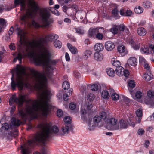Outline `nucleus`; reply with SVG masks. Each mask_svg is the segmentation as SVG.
Segmentation results:
<instances>
[{
	"label": "nucleus",
	"instance_id": "nucleus-29",
	"mask_svg": "<svg viewBox=\"0 0 154 154\" xmlns=\"http://www.w3.org/2000/svg\"><path fill=\"white\" fill-rule=\"evenodd\" d=\"M106 72L107 74L111 77H113L115 74L114 70L112 68L106 69Z\"/></svg>",
	"mask_w": 154,
	"mask_h": 154
},
{
	"label": "nucleus",
	"instance_id": "nucleus-50",
	"mask_svg": "<svg viewBox=\"0 0 154 154\" xmlns=\"http://www.w3.org/2000/svg\"><path fill=\"white\" fill-rule=\"evenodd\" d=\"M142 96V94L140 91H138L135 94V97L137 98H140Z\"/></svg>",
	"mask_w": 154,
	"mask_h": 154
},
{
	"label": "nucleus",
	"instance_id": "nucleus-61",
	"mask_svg": "<svg viewBox=\"0 0 154 154\" xmlns=\"http://www.w3.org/2000/svg\"><path fill=\"white\" fill-rule=\"evenodd\" d=\"M143 5L145 8H149L150 6L149 2L146 1L144 2L143 3Z\"/></svg>",
	"mask_w": 154,
	"mask_h": 154
},
{
	"label": "nucleus",
	"instance_id": "nucleus-48",
	"mask_svg": "<svg viewBox=\"0 0 154 154\" xmlns=\"http://www.w3.org/2000/svg\"><path fill=\"white\" fill-rule=\"evenodd\" d=\"M91 88L92 91H97L98 88V86L97 84H93L91 86Z\"/></svg>",
	"mask_w": 154,
	"mask_h": 154
},
{
	"label": "nucleus",
	"instance_id": "nucleus-62",
	"mask_svg": "<svg viewBox=\"0 0 154 154\" xmlns=\"http://www.w3.org/2000/svg\"><path fill=\"white\" fill-rule=\"evenodd\" d=\"M126 9H122L120 11V14L122 16H125Z\"/></svg>",
	"mask_w": 154,
	"mask_h": 154
},
{
	"label": "nucleus",
	"instance_id": "nucleus-23",
	"mask_svg": "<svg viewBox=\"0 0 154 154\" xmlns=\"http://www.w3.org/2000/svg\"><path fill=\"white\" fill-rule=\"evenodd\" d=\"M94 49L95 50L99 52L103 50L104 49V46L101 43H97L95 45Z\"/></svg>",
	"mask_w": 154,
	"mask_h": 154
},
{
	"label": "nucleus",
	"instance_id": "nucleus-44",
	"mask_svg": "<svg viewBox=\"0 0 154 154\" xmlns=\"http://www.w3.org/2000/svg\"><path fill=\"white\" fill-rule=\"evenodd\" d=\"M95 98L94 95L93 94L90 93L87 96V99H88L90 101H93Z\"/></svg>",
	"mask_w": 154,
	"mask_h": 154
},
{
	"label": "nucleus",
	"instance_id": "nucleus-45",
	"mask_svg": "<svg viewBox=\"0 0 154 154\" xmlns=\"http://www.w3.org/2000/svg\"><path fill=\"white\" fill-rule=\"evenodd\" d=\"M96 38L99 40H102L103 37V35L98 32L96 35Z\"/></svg>",
	"mask_w": 154,
	"mask_h": 154
},
{
	"label": "nucleus",
	"instance_id": "nucleus-14",
	"mask_svg": "<svg viewBox=\"0 0 154 154\" xmlns=\"http://www.w3.org/2000/svg\"><path fill=\"white\" fill-rule=\"evenodd\" d=\"M15 30L17 32V35L20 36L19 42L21 45L23 44L25 42L26 33L23 29L17 27Z\"/></svg>",
	"mask_w": 154,
	"mask_h": 154
},
{
	"label": "nucleus",
	"instance_id": "nucleus-17",
	"mask_svg": "<svg viewBox=\"0 0 154 154\" xmlns=\"http://www.w3.org/2000/svg\"><path fill=\"white\" fill-rule=\"evenodd\" d=\"M120 128L122 129L127 128L128 126H132L133 127L135 126V124L134 122H131L130 119L129 121L121 119L120 121Z\"/></svg>",
	"mask_w": 154,
	"mask_h": 154
},
{
	"label": "nucleus",
	"instance_id": "nucleus-41",
	"mask_svg": "<svg viewBox=\"0 0 154 154\" xmlns=\"http://www.w3.org/2000/svg\"><path fill=\"white\" fill-rule=\"evenodd\" d=\"M19 114L22 119H26V115L25 112L22 110L19 111Z\"/></svg>",
	"mask_w": 154,
	"mask_h": 154
},
{
	"label": "nucleus",
	"instance_id": "nucleus-9",
	"mask_svg": "<svg viewBox=\"0 0 154 154\" xmlns=\"http://www.w3.org/2000/svg\"><path fill=\"white\" fill-rule=\"evenodd\" d=\"M9 102L10 105L13 103H16L19 106H21L24 102H26V96L24 95H21L18 98L13 96L9 98Z\"/></svg>",
	"mask_w": 154,
	"mask_h": 154
},
{
	"label": "nucleus",
	"instance_id": "nucleus-43",
	"mask_svg": "<svg viewBox=\"0 0 154 154\" xmlns=\"http://www.w3.org/2000/svg\"><path fill=\"white\" fill-rule=\"evenodd\" d=\"M109 31L115 35L118 33V29L117 27H114L110 29Z\"/></svg>",
	"mask_w": 154,
	"mask_h": 154
},
{
	"label": "nucleus",
	"instance_id": "nucleus-38",
	"mask_svg": "<svg viewBox=\"0 0 154 154\" xmlns=\"http://www.w3.org/2000/svg\"><path fill=\"white\" fill-rule=\"evenodd\" d=\"M42 152L41 154H48L50 153V152H49L47 149H45L44 147L42 148ZM33 154H41L38 152H34Z\"/></svg>",
	"mask_w": 154,
	"mask_h": 154
},
{
	"label": "nucleus",
	"instance_id": "nucleus-7",
	"mask_svg": "<svg viewBox=\"0 0 154 154\" xmlns=\"http://www.w3.org/2000/svg\"><path fill=\"white\" fill-rule=\"evenodd\" d=\"M59 38V36L57 34L53 33H51L45 36V39L41 38V40L42 42H40L39 41L37 44L38 46L41 48L44 46L43 44H47L49 42H52L56 39H57Z\"/></svg>",
	"mask_w": 154,
	"mask_h": 154
},
{
	"label": "nucleus",
	"instance_id": "nucleus-22",
	"mask_svg": "<svg viewBox=\"0 0 154 154\" xmlns=\"http://www.w3.org/2000/svg\"><path fill=\"white\" fill-rule=\"evenodd\" d=\"M137 117H138L137 122L139 123H140L141 120L142 116V110L141 109H139L137 110L135 112Z\"/></svg>",
	"mask_w": 154,
	"mask_h": 154
},
{
	"label": "nucleus",
	"instance_id": "nucleus-36",
	"mask_svg": "<svg viewBox=\"0 0 154 154\" xmlns=\"http://www.w3.org/2000/svg\"><path fill=\"white\" fill-rule=\"evenodd\" d=\"M48 10H50L51 12L57 16H58L60 14V13L58 10L57 9H55L54 8L50 7L48 8Z\"/></svg>",
	"mask_w": 154,
	"mask_h": 154
},
{
	"label": "nucleus",
	"instance_id": "nucleus-13",
	"mask_svg": "<svg viewBox=\"0 0 154 154\" xmlns=\"http://www.w3.org/2000/svg\"><path fill=\"white\" fill-rule=\"evenodd\" d=\"M27 102L31 103L32 105L28 106L26 109L27 112L29 114L32 116L34 115L35 112L37 111L38 107L34 103V101L31 99H29Z\"/></svg>",
	"mask_w": 154,
	"mask_h": 154
},
{
	"label": "nucleus",
	"instance_id": "nucleus-59",
	"mask_svg": "<svg viewBox=\"0 0 154 154\" xmlns=\"http://www.w3.org/2000/svg\"><path fill=\"white\" fill-rule=\"evenodd\" d=\"M70 50L71 52L73 54H76L78 52L77 49L74 47H73L72 48H71Z\"/></svg>",
	"mask_w": 154,
	"mask_h": 154
},
{
	"label": "nucleus",
	"instance_id": "nucleus-27",
	"mask_svg": "<svg viewBox=\"0 0 154 154\" xmlns=\"http://www.w3.org/2000/svg\"><path fill=\"white\" fill-rule=\"evenodd\" d=\"M98 32V31L97 28L90 29L88 31L89 35L90 36L94 37L96 35Z\"/></svg>",
	"mask_w": 154,
	"mask_h": 154
},
{
	"label": "nucleus",
	"instance_id": "nucleus-16",
	"mask_svg": "<svg viewBox=\"0 0 154 154\" xmlns=\"http://www.w3.org/2000/svg\"><path fill=\"white\" fill-rule=\"evenodd\" d=\"M81 118L84 121L88 120L89 124L91 125L92 118L90 114L88 113L85 109H82L81 110Z\"/></svg>",
	"mask_w": 154,
	"mask_h": 154
},
{
	"label": "nucleus",
	"instance_id": "nucleus-8",
	"mask_svg": "<svg viewBox=\"0 0 154 154\" xmlns=\"http://www.w3.org/2000/svg\"><path fill=\"white\" fill-rule=\"evenodd\" d=\"M21 123V122L19 119L15 117H12L10 126L8 123H5L2 124V128L3 129L7 131L10 127L12 129L14 126L15 128L19 127Z\"/></svg>",
	"mask_w": 154,
	"mask_h": 154
},
{
	"label": "nucleus",
	"instance_id": "nucleus-49",
	"mask_svg": "<svg viewBox=\"0 0 154 154\" xmlns=\"http://www.w3.org/2000/svg\"><path fill=\"white\" fill-rule=\"evenodd\" d=\"M87 109L88 110H90L93 107V105L91 103V102H88L86 103Z\"/></svg>",
	"mask_w": 154,
	"mask_h": 154
},
{
	"label": "nucleus",
	"instance_id": "nucleus-15",
	"mask_svg": "<svg viewBox=\"0 0 154 154\" xmlns=\"http://www.w3.org/2000/svg\"><path fill=\"white\" fill-rule=\"evenodd\" d=\"M147 96L149 98L145 99L144 102L145 104L149 105L152 108L154 107V99L151 98L154 96V92L151 91H149L147 92Z\"/></svg>",
	"mask_w": 154,
	"mask_h": 154
},
{
	"label": "nucleus",
	"instance_id": "nucleus-21",
	"mask_svg": "<svg viewBox=\"0 0 154 154\" xmlns=\"http://www.w3.org/2000/svg\"><path fill=\"white\" fill-rule=\"evenodd\" d=\"M128 62L129 64L133 66H135L137 63V60L134 57H130L128 59Z\"/></svg>",
	"mask_w": 154,
	"mask_h": 154
},
{
	"label": "nucleus",
	"instance_id": "nucleus-6",
	"mask_svg": "<svg viewBox=\"0 0 154 154\" xmlns=\"http://www.w3.org/2000/svg\"><path fill=\"white\" fill-rule=\"evenodd\" d=\"M51 92L49 90H46L43 94V96L40 100L41 103V108L42 114L46 118L51 112V109L52 106L48 103L49 100L50 98Z\"/></svg>",
	"mask_w": 154,
	"mask_h": 154
},
{
	"label": "nucleus",
	"instance_id": "nucleus-18",
	"mask_svg": "<svg viewBox=\"0 0 154 154\" xmlns=\"http://www.w3.org/2000/svg\"><path fill=\"white\" fill-rule=\"evenodd\" d=\"M34 17V15L32 11H27L26 14H23L20 17L21 20L24 22H26L27 18H33Z\"/></svg>",
	"mask_w": 154,
	"mask_h": 154
},
{
	"label": "nucleus",
	"instance_id": "nucleus-64",
	"mask_svg": "<svg viewBox=\"0 0 154 154\" xmlns=\"http://www.w3.org/2000/svg\"><path fill=\"white\" fill-rule=\"evenodd\" d=\"M145 131L142 129H139L137 131V133L139 135H142L144 133Z\"/></svg>",
	"mask_w": 154,
	"mask_h": 154
},
{
	"label": "nucleus",
	"instance_id": "nucleus-25",
	"mask_svg": "<svg viewBox=\"0 0 154 154\" xmlns=\"http://www.w3.org/2000/svg\"><path fill=\"white\" fill-rule=\"evenodd\" d=\"M146 32V31L145 29L142 27L138 28L137 30L138 34L141 36H143L145 35Z\"/></svg>",
	"mask_w": 154,
	"mask_h": 154
},
{
	"label": "nucleus",
	"instance_id": "nucleus-12",
	"mask_svg": "<svg viewBox=\"0 0 154 154\" xmlns=\"http://www.w3.org/2000/svg\"><path fill=\"white\" fill-rule=\"evenodd\" d=\"M66 125L62 128V131L63 133H68L69 130H72V125L70 124L71 119L69 116H66L63 119Z\"/></svg>",
	"mask_w": 154,
	"mask_h": 154
},
{
	"label": "nucleus",
	"instance_id": "nucleus-31",
	"mask_svg": "<svg viewBox=\"0 0 154 154\" xmlns=\"http://www.w3.org/2000/svg\"><path fill=\"white\" fill-rule=\"evenodd\" d=\"M42 21V22L43 24V25H40L38 23L36 22L35 21L33 20L32 21V24L33 26L36 27V28H40L41 27H47L48 26H45V24L43 23L42 21Z\"/></svg>",
	"mask_w": 154,
	"mask_h": 154
},
{
	"label": "nucleus",
	"instance_id": "nucleus-39",
	"mask_svg": "<svg viewBox=\"0 0 154 154\" xmlns=\"http://www.w3.org/2000/svg\"><path fill=\"white\" fill-rule=\"evenodd\" d=\"M117 50L120 53H123L125 51V47L123 45H119L117 48Z\"/></svg>",
	"mask_w": 154,
	"mask_h": 154
},
{
	"label": "nucleus",
	"instance_id": "nucleus-60",
	"mask_svg": "<svg viewBox=\"0 0 154 154\" xmlns=\"http://www.w3.org/2000/svg\"><path fill=\"white\" fill-rule=\"evenodd\" d=\"M73 75L75 77L77 78H79L81 76L80 73L77 71L73 72Z\"/></svg>",
	"mask_w": 154,
	"mask_h": 154
},
{
	"label": "nucleus",
	"instance_id": "nucleus-19",
	"mask_svg": "<svg viewBox=\"0 0 154 154\" xmlns=\"http://www.w3.org/2000/svg\"><path fill=\"white\" fill-rule=\"evenodd\" d=\"M115 45L114 44L112 41H106L105 44V47L106 49L108 51L112 50L114 48Z\"/></svg>",
	"mask_w": 154,
	"mask_h": 154
},
{
	"label": "nucleus",
	"instance_id": "nucleus-47",
	"mask_svg": "<svg viewBox=\"0 0 154 154\" xmlns=\"http://www.w3.org/2000/svg\"><path fill=\"white\" fill-rule=\"evenodd\" d=\"M112 63L113 65L116 67H118V66H120L121 64L120 62L117 60H114Z\"/></svg>",
	"mask_w": 154,
	"mask_h": 154
},
{
	"label": "nucleus",
	"instance_id": "nucleus-51",
	"mask_svg": "<svg viewBox=\"0 0 154 154\" xmlns=\"http://www.w3.org/2000/svg\"><path fill=\"white\" fill-rule=\"evenodd\" d=\"M6 22L5 19L2 18H0V25L4 27V26L5 27L6 26Z\"/></svg>",
	"mask_w": 154,
	"mask_h": 154
},
{
	"label": "nucleus",
	"instance_id": "nucleus-28",
	"mask_svg": "<svg viewBox=\"0 0 154 154\" xmlns=\"http://www.w3.org/2000/svg\"><path fill=\"white\" fill-rule=\"evenodd\" d=\"M124 68L122 66H118V67H116L115 71L116 72V74L118 75L119 76H122V73H123Z\"/></svg>",
	"mask_w": 154,
	"mask_h": 154
},
{
	"label": "nucleus",
	"instance_id": "nucleus-56",
	"mask_svg": "<svg viewBox=\"0 0 154 154\" xmlns=\"http://www.w3.org/2000/svg\"><path fill=\"white\" fill-rule=\"evenodd\" d=\"M14 28L13 26H11L10 29L9 30L8 32V38H9L10 36L12 34L14 31ZM8 38H7L8 40Z\"/></svg>",
	"mask_w": 154,
	"mask_h": 154
},
{
	"label": "nucleus",
	"instance_id": "nucleus-52",
	"mask_svg": "<svg viewBox=\"0 0 154 154\" xmlns=\"http://www.w3.org/2000/svg\"><path fill=\"white\" fill-rule=\"evenodd\" d=\"M123 73H122V76L124 75L125 77H128L129 75V72L128 70H125L124 69V70H123Z\"/></svg>",
	"mask_w": 154,
	"mask_h": 154
},
{
	"label": "nucleus",
	"instance_id": "nucleus-40",
	"mask_svg": "<svg viewBox=\"0 0 154 154\" xmlns=\"http://www.w3.org/2000/svg\"><path fill=\"white\" fill-rule=\"evenodd\" d=\"M101 96L104 98H107L109 96V93L108 91L106 90H104L102 91Z\"/></svg>",
	"mask_w": 154,
	"mask_h": 154
},
{
	"label": "nucleus",
	"instance_id": "nucleus-30",
	"mask_svg": "<svg viewBox=\"0 0 154 154\" xmlns=\"http://www.w3.org/2000/svg\"><path fill=\"white\" fill-rule=\"evenodd\" d=\"M11 8L8 6H5V7L2 4H0V13H2L4 10L6 11H10Z\"/></svg>",
	"mask_w": 154,
	"mask_h": 154
},
{
	"label": "nucleus",
	"instance_id": "nucleus-32",
	"mask_svg": "<svg viewBox=\"0 0 154 154\" xmlns=\"http://www.w3.org/2000/svg\"><path fill=\"white\" fill-rule=\"evenodd\" d=\"M54 46L57 48H61L62 43L61 42L57 39H56L54 40Z\"/></svg>",
	"mask_w": 154,
	"mask_h": 154
},
{
	"label": "nucleus",
	"instance_id": "nucleus-11",
	"mask_svg": "<svg viewBox=\"0 0 154 154\" xmlns=\"http://www.w3.org/2000/svg\"><path fill=\"white\" fill-rule=\"evenodd\" d=\"M117 120L115 118H111L109 119L107 117L105 120V122L106 124H109L112 126L110 127L111 130H117L119 129V126L118 125H116Z\"/></svg>",
	"mask_w": 154,
	"mask_h": 154
},
{
	"label": "nucleus",
	"instance_id": "nucleus-34",
	"mask_svg": "<svg viewBox=\"0 0 154 154\" xmlns=\"http://www.w3.org/2000/svg\"><path fill=\"white\" fill-rule=\"evenodd\" d=\"M119 11L117 8H115L112 9V13L114 17L117 19H119L120 17L119 14Z\"/></svg>",
	"mask_w": 154,
	"mask_h": 154
},
{
	"label": "nucleus",
	"instance_id": "nucleus-24",
	"mask_svg": "<svg viewBox=\"0 0 154 154\" xmlns=\"http://www.w3.org/2000/svg\"><path fill=\"white\" fill-rule=\"evenodd\" d=\"M135 82L134 81L130 80L128 83V89L130 93L133 91V89L135 86Z\"/></svg>",
	"mask_w": 154,
	"mask_h": 154
},
{
	"label": "nucleus",
	"instance_id": "nucleus-26",
	"mask_svg": "<svg viewBox=\"0 0 154 154\" xmlns=\"http://www.w3.org/2000/svg\"><path fill=\"white\" fill-rule=\"evenodd\" d=\"M94 57L95 60L97 61H101L102 60L103 58L102 54L99 52L95 53L94 55Z\"/></svg>",
	"mask_w": 154,
	"mask_h": 154
},
{
	"label": "nucleus",
	"instance_id": "nucleus-5",
	"mask_svg": "<svg viewBox=\"0 0 154 154\" xmlns=\"http://www.w3.org/2000/svg\"><path fill=\"white\" fill-rule=\"evenodd\" d=\"M14 71L12 72V77L11 78V86L13 90H15L17 87L18 89L22 90L25 86L27 87V84H25L23 78L22 76V72L20 69L18 67H17L16 73L17 75L15 79H14Z\"/></svg>",
	"mask_w": 154,
	"mask_h": 154
},
{
	"label": "nucleus",
	"instance_id": "nucleus-53",
	"mask_svg": "<svg viewBox=\"0 0 154 154\" xmlns=\"http://www.w3.org/2000/svg\"><path fill=\"white\" fill-rule=\"evenodd\" d=\"M63 111L60 109H58L57 111V115L59 117H61L63 116Z\"/></svg>",
	"mask_w": 154,
	"mask_h": 154
},
{
	"label": "nucleus",
	"instance_id": "nucleus-2",
	"mask_svg": "<svg viewBox=\"0 0 154 154\" xmlns=\"http://www.w3.org/2000/svg\"><path fill=\"white\" fill-rule=\"evenodd\" d=\"M28 56L32 58L35 64L37 65L40 64L46 67L45 71L46 75L51 80H52V67L51 65H55L57 61L55 60H51V53L50 51L46 49H44L43 53L42 54L40 57L36 55L35 51L32 50L28 52Z\"/></svg>",
	"mask_w": 154,
	"mask_h": 154
},
{
	"label": "nucleus",
	"instance_id": "nucleus-63",
	"mask_svg": "<svg viewBox=\"0 0 154 154\" xmlns=\"http://www.w3.org/2000/svg\"><path fill=\"white\" fill-rule=\"evenodd\" d=\"M144 79L147 81H149L151 79V77L148 74H145L144 76Z\"/></svg>",
	"mask_w": 154,
	"mask_h": 154
},
{
	"label": "nucleus",
	"instance_id": "nucleus-20",
	"mask_svg": "<svg viewBox=\"0 0 154 154\" xmlns=\"http://www.w3.org/2000/svg\"><path fill=\"white\" fill-rule=\"evenodd\" d=\"M14 3L17 6L20 5V9L24 11L25 9V1L24 0H15Z\"/></svg>",
	"mask_w": 154,
	"mask_h": 154
},
{
	"label": "nucleus",
	"instance_id": "nucleus-3",
	"mask_svg": "<svg viewBox=\"0 0 154 154\" xmlns=\"http://www.w3.org/2000/svg\"><path fill=\"white\" fill-rule=\"evenodd\" d=\"M30 2L32 9L36 11H38L40 18L45 24V26H49L53 20L50 19V13L48 8H39L38 4L34 1L31 0Z\"/></svg>",
	"mask_w": 154,
	"mask_h": 154
},
{
	"label": "nucleus",
	"instance_id": "nucleus-58",
	"mask_svg": "<svg viewBox=\"0 0 154 154\" xmlns=\"http://www.w3.org/2000/svg\"><path fill=\"white\" fill-rule=\"evenodd\" d=\"M125 12V16H130L132 15L133 13V12L130 10H126Z\"/></svg>",
	"mask_w": 154,
	"mask_h": 154
},
{
	"label": "nucleus",
	"instance_id": "nucleus-4",
	"mask_svg": "<svg viewBox=\"0 0 154 154\" xmlns=\"http://www.w3.org/2000/svg\"><path fill=\"white\" fill-rule=\"evenodd\" d=\"M29 70L33 75V79L36 83L35 86L38 89H42L45 87L48 82V79L44 73H41L33 69H30Z\"/></svg>",
	"mask_w": 154,
	"mask_h": 154
},
{
	"label": "nucleus",
	"instance_id": "nucleus-54",
	"mask_svg": "<svg viewBox=\"0 0 154 154\" xmlns=\"http://www.w3.org/2000/svg\"><path fill=\"white\" fill-rule=\"evenodd\" d=\"M15 128V131H14L12 132V135H13L15 137L19 135V132L18 129H17L16 127Z\"/></svg>",
	"mask_w": 154,
	"mask_h": 154
},
{
	"label": "nucleus",
	"instance_id": "nucleus-10",
	"mask_svg": "<svg viewBox=\"0 0 154 154\" xmlns=\"http://www.w3.org/2000/svg\"><path fill=\"white\" fill-rule=\"evenodd\" d=\"M107 117V114L105 112H101L99 115L96 116L93 118L94 123L97 125L100 124V126L104 124V122Z\"/></svg>",
	"mask_w": 154,
	"mask_h": 154
},
{
	"label": "nucleus",
	"instance_id": "nucleus-37",
	"mask_svg": "<svg viewBox=\"0 0 154 154\" xmlns=\"http://www.w3.org/2000/svg\"><path fill=\"white\" fill-rule=\"evenodd\" d=\"M70 84L67 81H64L62 84V87L64 90L68 89L69 88Z\"/></svg>",
	"mask_w": 154,
	"mask_h": 154
},
{
	"label": "nucleus",
	"instance_id": "nucleus-42",
	"mask_svg": "<svg viewBox=\"0 0 154 154\" xmlns=\"http://www.w3.org/2000/svg\"><path fill=\"white\" fill-rule=\"evenodd\" d=\"M112 99L114 100H118L119 96L118 94L116 93H113L111 95Z\"/></svg>",
	"mask_w": 154,
	"mask_h": 154
},
{
	"label": "nucleus",
	"instance_id": "nucleus-55",
	"mask_svg": "<svg viewBox=\"0 0 154 154\" xmlns=\"http://www.w3.org/2000/svg\"><path fill=\"white\" fill-rule=\"evenodd\" d=\"M76 107L75 104L74 103H70L69 106V108L72 110L75 109Z\"/></svg>",
	"mask_w": 154,
	"mask_h": 154
},
{
	"label": "nucleus",
	"instance_id": "nucleus-33",
	"mask_svg": "<svg viewBox=\"0 0 154 154\" xmlns=\"http://www.w3.org/2000/svg\"><path fill=\"white\" fill-rule=\"evenodd\" d=\"M92 54V52L90 50H86L84 53V58L87 59L88 57L90 56Z\"/></svg>",
	"mask_w": 154,
	"mask_h": 154
},
{
	"label": "nucleus",
	"instance_id": "nucleus-46",
	"mask_svg": "<svg viewBox=\"0 0 154 154\" xmlns=\"http://www.w3.org/2000/svg\"><path fill=\"white\" fill-rule=\"evenodd\" d=\"M140 50L141 52L143 54H149V48H141Z\"/></svg>",
	"mask_w": 154,
	"mask_h": 154
},
{
	"label": "nucleus",
	"instance_id": "nucleus-35",
	"mask_svg": "<svg viewBox=\"0 0 154 154\" xmlns=\"http://www.w3.org/2000/svg\"><path fill=\"white\" fill-rule=\"evenodd\" d=\"M143 11V8L140 6L136 7L134 9L135 12L137 14H140L142 13Z\"/></svg>",
	"mask_w": 154,
	"mask_h": 154
},
{
	"label": "nucleus",
	"instance_id": "nucleus-57",
	"mask_svg": "<svg viewBox=\"0 0 154 154\" xmlns=\"http://www.w3.org/2000/svg\"><path fill=\"white\" fill-rule=\"evenodd\" d=\"M76 32L79 35H81L83 33V31L79 28H75Z\"/></svg>",
	"mask_w": 154,
	"mask_h": 154
},
{
	"label": "nucleus",
	"instance_id": "nucleus-1",
	"mask_svg": "<svg viewBox=\"0 0 154 154\" xmlns=\"http://www.w3.org/2000/svg\"><path fill=\"white\" fill-rule=\"evenodd\" d=\"M52 126L51 122L41 123L37 125V127L42 131V133L37 135L34 139L28 140L27 143L24 146H21L20 150L22 154H29L32 148L36 144V142L44 144L45 141L51 137L52 133H57L59 130L56 126Z\"/></svg>",
	"mask_w": 154,
	"mask_h": 154
}]
</instances>
